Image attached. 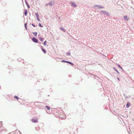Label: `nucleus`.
Masks as SVG:
<instances>
[{"label":"nucleus","instance_id":"nucleus-7","mask_svg":"<svg viewBox=\"0 0 134 134\" xmlns=\"http://www.w3.org/2000/svg\"><path fill=\"white\" fill-rule=\"evenodd\" d=\"M70 4L72 6L74 5V6H76V4H75V3L74 2H71Z\"/></svg>","mask_w":134,"mask_h":134},{"label":"nucleus","instance_id":"nucleus-24","mask_svg":"<svg viewBox=\"0 0 134 134\" xmlns=\"http://www.w3.org/2000/svg\"><path fill=\"white\" fill-rule=\"evenodd\" d=\"M27 6L28 8H29V7H30L29 5H27Z\"/></svg>","mask_w":134,"mask_h":134},{"label":"nucleus","instance_id":"nucleus-8","mask_svg":"<svg viewBox=\"0 0 134 134\" xmlns=\"http://www.w3.org/2000/svg\"><path fill=\"white\" fill-rule=\"evenodd\" d=\"M49 4L51 6H52L54 5V3L53 2H50L49 3Z\"/></svg>","mask_w":134,"mask_h":134},{"label":"nucleus","instance_id":"nucleus-15","mask_svg":"<svg viewBox=\"0 0 134 134\" xmlns=\"http://www.w3.org/2000/svg\"><path fill=\"white\" fill-rule=\"evenodd\" d=\"M39 39L40 41H43V38L41 37H40L39 38Z\"/></svg>","mask_w":134,"mask_h":134},{"label":"nucleus","instance_id":"nucleus-22","mask_svg":"<svg viewBox=\"0 0 134 134\" xmlns=\"http://www.w3.org/2000/svg\"><path fill=\"white\" fill-rule=\"evenodd\" d=\"M27 24V23H26L25 24V27L26 29V28H26Z\"/></svg>","mask_w":134,"mask_h":134},{"label":"nucleus","instance_id":"nucleus-10","mask_svg":"<svg viewBox=\"0 0 134 134\" xmlns=\"http://www.w3.org/2000/svg\"><path fill=\"white\" fill-rule=\"evenodd\" d=\"M27 14V12L26 9L25 10V12L24 13V15H25L26 16Z\"/></svg>","mask_w":134,"mask_h":134},{"label":"nucleus","instance_id":"nucleus-3","mask_svg":"<svg viewBox=\"0 0 134 134\" xmlns=\"http://www.w3.org/2000/svg\"><path fill=\"white\" fill-rule=\"evenodd\" d=\"M34 123H36L37 122L38 119H33L31 120Z\"/></svg>","mask_w":134,"mask_h":134},{"label":"nucleus","instance_id":"nucleus-26","mask_svg":"<svg viewBox=\"0 0 134 134\" xmlns=\"http://www.w3.org/2000/svg\"><path fill=\"white\" fill-rule=\"evenodd\" d=\"M18 131L19 132V131L18 130Z\"/></svg>","mask_w":134,"mask_h":134},{"label":"nucleus","instance_id":"nucleus-1","mask_svg":"<svg viewBox=\"0 0 134 134\" xmlns=\"http://www.w3.org/2000/svg\"><path fill=\"white\" fill-rule=\"evenodd\" d=\"M96 7H98L99 8V9H102L104 8V7L100 5H96L93 6V7L95 8H96Z\"/></svg>","mask_w":134,"mask_h":134},{"label":"nucleus","instance_id":"nucleus-2","mask_svg":"<svg viewBox=\"0 0 134 134\" xmlns=\"http://www.w3.org/2000/svg\"><path fill=\"white\" fill-rule=\"evenodd\" d=\"M32 40L34 42L36 43H37V42H38V40L35 37H33V38H32Z\"/></svg>","mask_w":134,"mask_h":134},{"label":"nucleus","instance_id":"nucleus-5","mask_svg":"<svg viewBox=\"0 0 134 134\" xmlns=\"http://www.w3.org/2000/svg\"><path fill=\"white\" fill-rule=\"evenodd\" d=\"M124 18L127 21L129 20V18L126 15H125L124 17Z\"/></svg>","mask_w":134,"mask_h":134},{"label":"nucleus","instance_id":"nucleus-23","mask_svg":"<svg viewBox=\"0 0 134 134\" xmlns=\"http://www.w3.org/2000/svg\"><path fill=\"white\" fill-rule=\"evenodd\" d=\"M14 127L16 126V124H14Z\"/></svg>","mask_w":134,"mask_h":134},{"label":"nucleus","instance_id":"nucleus-4","mask_svg":"<svg viewBox=\"0 0 134 134\" xmlns=\"http://www.w3.org/2000/svg\"><path fill=\"white\" fill-rule=\"evenodd\" d=\"M131 105V104L130 103V102H128L127 104H126V107L127 108H128L129 107H130V105Z\"/></svg>","mask_w":134,"mask_h":134},{"label":"nucleus","instance_id":"nucleus-17","mask_svg":"<svg viewBox=\"0 0 134 134\" xmlns=\"http://www.w3.org/2000/svg\"><path fill=\"white\" fill-rule=\"evenodd\" d=\"M62 62H65V63H67V62H68V61H65V60H63L62 61Z\"/></svg>","mask_w":134,"mask_h":134},{"label":"nucleus","instance_id":"nucleus-19","mask_svg":"<svg viewBox=\"0 0 134 134\" xmlns=\"http://www.w3.org/2000/svg\"><path fill=\"white\" fill-rule=\"evenodd\" d=\"M118 65L120 68L121 69H122V68L120 66V65Z\"/></svg>","mask_w":134,"mask_h":134},{"label":"nucleus","instance_id":"nucleus-14","mask_svg":"<svg viewBox=\"0 0 134 134\" xmlns=\"http://www.w3.org/2000/svg\"><path fill=\"white\" fill-rule=\"evenodd\" d=\"M46 43H47V41H45L44 42V43H43V44L44 45V46H45L46 45Z\"/></svg>","mask_w":134,"mask_h":134},{"label":"nucleus","instance_id":"nucleus-20","mask_svg":"<svg viewBox=\"0 0 134 134\" xmlns=\"http://www.w3.org/2000/svg\"><path fill=\"white\" fill-rule=\"evenodd\" d=\"M39 26L40 27H42L43 26H42L40 23H39Z\"/></svg>","mask_w":134,"mask_h":134},{"label":"nucleus","instance_id":"nucleus-18","mask_svg":"<svg viewBox=\"0 0 134 134\" xmlns=\"http://www.w3.org/2000/svg\"><path fill=\"white\" fill-rule=\"evenodd\" d=\"M67 63H68L71 65H73V64L72 63L69 61H68V62H67Z\"/></svg>","mask_w":134,"mask_h":134},{"label":"nucleus","instance_id":"nucleus-6","mask_svg":"<svg viewBox=\"0 0 134 134\" xmlns=\"http://www.w3.org/2000/svg\"><path fill=\"white\" fill-rule=\"evenodd\" d=\"M35 15H36V17L37 18V19L38 20H39V16L38 15V13H35Z\"/></svg>","mask_w":134,"mask_h":134},{"label":"nucleus","instance_id":"nucleus-12","mask_svg":"<svg viewBox=\"0 0 134 134\" xmlns=\"http://www.w3.org/2000/svg\"><path fill=\"white\" fill-rule=\"evenodd\" d=\"M14 98H15L16 99H19V98L18 97H17V96H14Z\"/></svg>","mask_w":134,"mask_h":134},{"label":"nucleus","instance_id":"nucleus-13","mask_svg":"<svg viewBox=\"0 0 134 134\" xmlns=\"http://www.w3.org/2000/svg\"><path fill=\"white\" fill-rule=\"evenodd\" d=\"M33 34L36 36H37V33L36 32L33 33Z\"/></svg>","mask_w":134,"mask_h":134},{"label":"nucleus","instance_id":"nucleus-11","mask_svg":"<svg viewBox=\"0 0 134 134\" xmlns=\"http://www.w3.org/2000/svg\"><path fill=\"white\" fill-rule=\"evenodd\" d=\"M45 107L47 108V109L48 110H49L50 109V107L48 106H46Z\"/></svg>","mask_w":134,"mask_h":134},{"label":"nucleus","instance_id":"nucleus-21","mask_svg":"<svg viewBox=\"0 0 134 134\" xmlns=\"http://www.w3.org/2000/svg\"><path fill=\"white\" fill-rule=\"evenodd\" d=\"M114 69L118 73H119V71L116 69H115V68H114Z\"/></svg>","mask_w":134,"mask_h":134},{"label":"nucleus","instance_id":"nucleus-25","mask_svg":"<svg viewBox=\"0 0 134 134\" xmlns=\"http://www.w3.org/2000/svg\"><path fill=\"white\" fill-rule=\"evenodd\" d=\"M32 25H33L34 26V27H35V25H33L32 24Z\"/></svg>","mask_w":134,"mask_h":134},{"label":"nucleus","instance_id":"nucleus-16","mask_svg":"<svg viewBox=\"0 0 134 134\" xmlns=\"http://www.w3.org/2000/svg\"><path fill=\"white\" fill-rule=\"evenodd\" d=\"M60 29L62 30H63L64 31V32H65V30L64 29H63V28H62V27H60Z\"/></svg>","mask_w":134,"mask_h":134},{"label":"nucleus","instance_id":"nucleus-9","mask_svg":"<svg viewBox=\"0 0 134 134\" xmlns=\"http://www.w3.org/2000/svg\"><path fill=\"white\" fill-rule=\"evenodd\" d=\"M42 51L44 53H46V50L43 49V48H42Z\"/></svg>","mask_w":134,"mask_h":134},{"label":"nucleus","instance_id":"nucleus-27","mask_svg":"<svg viewBox=\"0 0 134 134\" xmlns=\"http://www.w3.org/2000/svg\"><path fill=\"white\" fill-rule=\"evenodd\" d=\"M48 4H46V5H47Z\"/></svg>","mask_w":134,"mask_h":134}]
</instances>
